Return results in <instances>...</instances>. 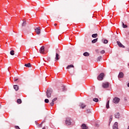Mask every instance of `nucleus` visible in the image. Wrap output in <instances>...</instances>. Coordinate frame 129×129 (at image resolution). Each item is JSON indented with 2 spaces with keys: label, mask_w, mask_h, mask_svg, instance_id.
Here are the masks:
<instances>
[{
  "label": "nucleus",
  "mask_w": 129,
  "mask_h": 129,
  "mask_svg": "<svg viewBox=\"0 0 129 129\" xmlns=\"http://www.w3.org/2000/svg\"><path fill=\"white\" fill-rule=\"evenodd\" d=\"M52 93H53V90L50 88L47 89V91H46L47 98H50L52 95Z\"/></svg>",
  "instance_id": "nucleus-1"
},
{
  "label": "nucleus",
  "mask_w": 129,
  "mask_h": 129,
  "mask_svg": "<svg viewBox=\"0 0 129 129\" xmlns=\"http://www.w3.org/2000/svg\"><path fill=\"white\" fill-rule=\"evenodd\" d=\"M103 77H104V73H101L97 77V80L99 81H101V80H103Z\"/></svg>",
  "instance_id": "nucleus-2"
},
{
  "label": "nucleus",
  "mask_w": 129,
  "mask_h": 129,
  "mask_svg": "<svg viewBox=\"0 0 129 129\" xmlns=\"http://www.w3.org/2000/svg\"><path fill=\"white\" fill-rule=\"evenodd\" d=\"M72 123V122H71V118H67L66 119V124L67 125H71Z\"/></svg>",
  "instance_id": "nucleus-3"
},
{
  "label": "nucleus",
  "mask_w": 129,
  "mask_h": 129,
  "mask_svg": "<svg viewBox=\"0 0 129 129\" xmlns=\"http://www.w3.org/2000/svg\"><path fill=\"white\" fill-rule=\"evenodd\" d=\"M120 100V99H119V98H117V97H115L113 100V102L115 103V104H117V103L119 102Z\"/></svg>",
  "instance_id": "nucleus-4"
},
{
  "label": "nucleus",
  "mask_w": 129,
  "mask_h": 129,
  "mask_svg": "<svg viewBox=\"0 0 129 129\" xmlns=\"http://www.w3.org/2000/svg\"><path fill=\"white\" fill-rule=\"evenodd\" d=\"M102 87L103 88H108L109 87V83L105 82L102 84Z\"/></svg>",
  "instance_id": "nucleus-5"
},
{
  "label": "nucleus",
  "mask_w": 129,
  "mask_h": 129,
  "mask_svg": "<svg viewBox=\"0 0 129 129\" xmlns=\"http://www.w3.org/2000/svg\"><path fill=\"white\" fill-rule=\"evenodd\" d=\"M39 52L41 53V54H45V46H42L40 47Z\"/></svg>",
  "instance_id": "nucleus-6"
},
{
  "label": "nucleus",
  "mask_w": 129,
  "mask_h": 129,
  "mask_svg": "<svg viewBox=\"0 0 129 129\" xmlns=\"http://www.w3.org/2000/svg\"><path fill=\"white\" fill-rule=\"evenodd\" d=\"M35 30L37 35H40L41 34V29H40V27H38Z\"/></svg>",
  "instance_id": "nucleus-7"
},
{
  "label": "nucleus",
  "mask_w": 129,
  "mask_h": 129,
  "mask_svg": "<svg viewBox=\"0 0 129 129\" xmlns=\"http://www.w3.org/2000/svg\"><path fill=\"white\" fill-rule=\"evenodd\" d=\"M116 43H117L118 46L119 47H120V48H125V46H124L123 45H122V44H121L120 42L117 41Z\"/></svg>",
  "instance_id": "nucleus-8"
},
{
  "label": "nucleus",
  "mask_w": 129,
  "mask_h": 129,
  "mask_svg": "<svg viewBox=\"0 0 129 129\" xmlns=\"http://www.w3.org/2000/svg\"><path fill=\"white\" fill-rule=\"evenodd\" d=\"M118 123L117 122H115L114 124L113 125L112 128L113 129H118Z\"/></svg>",
  "instance_id": "nucleus-9"
},
{
  "label": "nucleus",
  "mask_w": 129,
  "mask_h": 129,
  "mask_svg": "<svg viewBox=\"0 0 129 129\" xmlns=\"http://www.w3.org/2000/svg\"><path fill=\"white\" fill-rule=\"evenodd\" d=\"M55 59V61H58V60L60 59V55H59V54L56 53Z\"/></svg>",
  "instance_id": "nucleus-10"
},
{
  "label": "nucleus",
  "mask_w": 129,
  "mask_h": 129,
  "mask_svg": "<svg viewBox=\"0 0 129 129\" xmlns=\"http://www.w3.org/2000/svg\"><path fill=\"white\" fill-rule=\"evenodd\" d=\"M115 118H119V117H120V114H119V112L115 114Z\"/></svg>",
  "instance_id": "nucleus-11"
},
{
  "label": "nucleus",
  "mask_w": 129,
  "mask_h": 129,
  "mask_svg": "<svg viewBox=\"0 0 129 129\" xmlns=\"http://www.w3.org/2000/svg\"><path fill=\"white\" fill-rule=\"evenodd\" d=\"M118 78H122L123 77V73L122 72H120L119 73V75L118 76Z\"/></svg>",
  "instance_id": "nucleus-12"
},
{
  "label": "nucleus",
  "mask_w": 129,
  "mask_h": 129,
  "mask_svg": "<svg viewBox=\"0 0 129 129\" xmlns=\"http://www.w3.org/2000/svg\"><path fill=\"white\" fill-rule=\"evenodd\" d=\"M82 128L83 129H88V127L86 126V124L85 123L82 124Z\"/></svg>",
  "instance_id": "nucleus-13"
},
{
  "label": "nucleus",
  "mask_w": 129,
  "mask_h": 129,
  "mask_svg": "<svg viewBox=\"0 0 129 129\" xmlns=\"http://www.w3.org/2000/svg\"><path fill=\"white\" fill-rule=\"evenodd\" d=\"M24 66H25V67H27V68H31V67H32V65H31L30 63L25 64Z\"/></svg>",
  "instance_id": "nucleus-14"
},
{
  "label": "nucleus",
  "mask_w": 129,
  "mask_h": 129,
  "mask_svg": "<svg viewBox=\"0 0 129 129\" xmlns=\"http://www.w3.org/2000/svg\"><path fill=\"white\" fill-rule=\"evenodd\" d=\"M14 88L16 91H18V90H19V86L17 85H15L14 86Z\"/></svg>",
  "instance_id": "nucleus-15"
},
{
  "label": "nucleus",
  "mask_w": 129,
  "mask_h": 129,
  "mask_svg": "<svg viewBox=\"0 0 129 129\" xmlns=\"http://www.w3.org/2000/svg\"><path fill=\"white\" fill-rule=\"evenodd\" d=\"M80 108H84L85 107H86V105L83 103H81L80 105Z\"/></svg>",
  "instance_id": "nucleus-16"
},
{
  "label": "nucleus",
  "mask_w": 129,
  "mask_h": 129,
  "mask_svg": "<svg viewBox=\"0 0 129 129\" xmlns=\"http://www.w3.org/2000/svg\"><path fill=\"white\" fill-rule=\"evenodd\" d=\"M71 68H74V66L73 64H70L67 67V69H70Z\"/></svg>",
  "instance_id": "nucleus-17"
},
{
  "label": "nucleus",
  "mask_w": 129,
  "mask_h": 129,
  "mask_svg": "<svg viewBox=\"0 0 129 129\" xmlns=\"http://www.w3.org/2000/svg\"><path fill=\"white\" fill-rule=\"evenodd\" d=\"M26 25H27V21L23 20V22L22 23V26L25 27Z\"/></svg>",
  "instance_id": "nucleus-18"
},
{
  "label": "nucleus",
  "mask_w": 129,
  "mask_h": 129,
  "mask_svg": "<svg viewBox=\"0 0 129 129\" xmlns=\"http://www.w3.org/2000/svg\"><path fill=\"white\" fill-rule=\"evenodd\" d=\"M98 40V38H96L95 39H93V40H92V43L94 44V43H96V42H97Z\"/></svg>",
  "instance_id": "nucleus-19"
},
{
  "label": "nucleus",
  "mask_w": 129,
  "mask_h": 129,
  "mask_svg": "<svg viewBox=\"0 0 129 129\" xmlns=\"http://www.w3.org/2000/svg\"><path fill=\"white\" fill-rule=\"evenodd\" d=\"M84 56H85V57H88V56H89V53L87 52H85L83 53Z\"/></svg>",
  "instance_id": "nucleus-20"
},
{
  "label": "nucleus",
  "mask_w": 129,
  "mask_h": 129,
  "mask_svg": "<svg viewBox=\"0 0 129 129\" xmlns=\"http://www.w3.org/2000/svg\"><path fill=\"white\" fill-rule=\"evenodd\" d=\"M112 121V115H110V119L109 120V125H110V123Z\"/></svg>",
  "instance_id": "nucleus-21"
},
{
  "label": "nucleus",
  "mask_w": 129,
  "mask_h": 129,
  "mask_svg": "<svg viewBox=\"0 0 129 129\" xmlns=\"http://www.w3.org/2000/svg\"><path fill=\"white\" fill-rule=\"evenodd\" d=\"M106 108L108 109L109 108V100H108L107 103H106Z\"/></svg>",
  "instance_id": "nucleus-22"
},
{
  "label": "nucleus",
  "mask_w": 129,
  "mask_h": 129,
  "mask_svg": "<svg viewBox=\"0 0 129 129\" xmlns=\"http://www.w3.org/2000/svg\"><path fill=\"white\" fill-rule=\"evenodd\" d=\"M17 103H18L19 104H21V103H22V100L21 99H18L17 100Z\"/></svg>",
  "instance_id": "nucleus-23"
},
{
  "label": "nucleus",
  "mask_w": 129,
  "mask_h": 129,
  "mask_svg": "<svg viewBox=\"0 0 129 129\" xmlns=\"http://www.w3.org/2000/svg\"><path fill=\"white\" fill-rule=\"evenodd\" d=\"M45 122V121H42L40 124H38V127H42V125H43V123Z\"/></svg>",
  "instance_id": "nucleus-24"
},
{
  "label": "nucleus",
  "mask_w": 129,
  "mask_h": 129,
  "mask_svg": "<svg viewBox=\"0 0 129 129\" xmlns=\"http://www.w3.org/2000/svg\"><path fill=\"white\" fill-rule=\"evenodd\" d=\"M97 36H98V35H97V33L93 34L92 35V38H97Z\"/></svg>",
  "instance_id": "nucleus-25"
},
{
  "label": "nucleus",
  "mask_w": 129,
  "mask_h": 129,
  "mask_svg": "<svg viewBox=\"0 0 129 129\" xmlns=\"http://www.w3.org/2000/svg\"><path fill=\"white\" fill-rule=\"evenodd\" d=\"M69 73L71 75H73V74H74V69H73L72 71H69Z\"/></svg>",
  "instance_id": "nucleus-26"
},
{
  "label": "nucleus",
  "mask_w": 129,
  "mask_h": 129,
  "mask_svg": "<svg viewBox=\"0 0 129 129\" xmlns=\"http://www.w3.org/2000/svg\"><path fill=\"white\" fill-rule=\"evenodd\" d=\"M93 101H95V102H98V98H94L93 99Z\"/></svg>",
  "instance_id": "nucleus-27"
},
{
  "label": "nucleus",
  "mask_w": 129,
  "mask_h": 129,
  "mask_svg": "<svg viewBox=\"0 0 129 129\" xmlns=\"http://www.w3.org/2000/svg\"><path fill=\"white\" fill-rule=\"evenodd\" d=\"M10 54L14 56V55H15V51L14 50H11L10 51Z\"/></svg>",
  "instance_id": "nucleus-28"
},
{
  "label": "nucleus",
  "mask_w": 129,
  "mask_h": 129,
  "mask_svg": "<svg viewBox=\"0 0 129 129\" xmlns=\"http://www.w3.org/2000/svg\"><path fill=\"white\" fill-rule=\"evenodd\" d=\"M62 90L63 91H66L67 90V88H66L65 86H62Z\"/></svg>",
  "instance_id": "nucleus-29"
},
{
  "label": "nucleus",
  "mask_w": 129,
  "mask_h": 129,
  "mask_svg": "<svg viewBox=\"0 0 129 129\" xmlns=\"http://www.w3.org/2000/svg\"><path fill=\"white\" fill-rule=\"evenodd\" d=\"M87 113H91V110L90 109H88L86 110Z\"/></svg>",
  "instance_id": "nucleus-30"
},
{
  "label": "nucleus",
  "mask_w": 129,
  "mask_h": 129,
  "mask_svg": "<svg viewBox=\"0 0 129 129\" xmlns=\"http://www.w3.org/2000/svg\"><path fill=\"white\" fill-rule=\"evenodd\" d=\"M122 27L123 28H127V26L126 25H125L124 23H123V22H122Z\"/></svg>",
  "instance_id": "nucleus-31"
},
{
  "label": "nucleus",
  "mask_w": 129,
  "mask_h": 129,
  "mask_svg": "<svg viewBox=\"0 0 129 129\" xmlns=\"http://www.w3.org/2000/svg\"><path fill=\"white\" fill-rule=\"evenodd\" d=\"M107 43H108V40H106V39H105V40H104L103 43H104V44H107Z\"/></svg>",
  "instance_id": "nucleus-32"
},
{
  "label": "nucleus",
  "mask_w": 129,
  "mask_h": 129,
  "mask_svg": "<svg viewBox=\"0 0 129 129\" xmlns=\"http://www.w3.org/2000/svg\"><path fill=\"white\" fill-rule=\"evenodd\" d=\"M102 58V56H99L97 58V61H100V60H101Z\"/></svg>",
  "instance_id": "nucleus-33"
},
{
  "label": "nucleus",
  "mask_w": 129,
  "mask_h": 129,
  "mask_svg": "<svg viewBox=\"0 0 129 129\" xmlns=\"http://www.w3.org/2000/svg\"><path fill=\"white\" fill-rule=\"evenodd\" d=\"M44 102H45V103H49V99H45L44 100Z\"/></svg>",
  "instance_id": "nucleus-34"
},
{
  "label": "nucleus",
  "mask_w": 129,
  "mask_h": 129,
  "mask_svg": "<svg viewBox=\"0 0 129 129\" xmlns=\"http://www.w3.org/2000/svg\"><path fill=\"white\" fill-rule=\"evenodd\" d=\"M50 105L51 106H53L54 105V102H53V101H52V102L50 103Z\"/></svg>",
  "instance_id": "nucleus-35"
},
{
  "label": "nucleus",
  "mask_w": 129,
  "mask_h": 129,
  "mask_svg": "<svg viewBox=\"0 0 129 129\" xmlns=\"http://www.w3.org/2000/svg\"><path fill=\"white\" fill-rule=\"evenodd\" d=\"M100 53L101 54H104V53H105V51H104V50H102L101 51Z\"/></svg>",
  "instance_id": "nucleus-36"
},
{
  "label": "nucleus",
  "mask_w": 129,
  "mask_h": 129,
  "mask_svg": "<svg viewBox=\"0 0 129 129\" xmlns=\"http://www.w3.org/2000/svg\"><path fill=\"white\" fill-rule=\"evenodd\" d=\"M56 100H57V98H54V99H53L52 100V101L54 102L56 101Z\"/></svg>",
  "instance_id": "nucleus-37"
},
{
  "label": "nucleus",
  "mask_w": 129,
  "mask_h": 129,
  "mask_svg": "<svg viewBox=\"0 0 129 129\" xmlns=\"http://www.w3.org/2000/svg\"><path fill=\"white\" fill-rule=\"evenodd\" d=\"M15 128L16 129H19L20 127H19V126H15Z\"/></svg>",
  "instance_id": "nucleus-38"
},
{
  "label": "nucleus",
  "mask_w": 129,
  "mask_h": 129,
  "mask_svg": "<svg viewBox=\"0 0 129 129\" xmlns=\"http://www.w3.org/2000/svg\"><path fill=\"white\" fill-rule=\"evenodd\" d=\"M18 79H15V80H14V81H15V82H16V81H18Z\"/></svg>",
  "instance_id": "nucleus-39"
},
{
  "label": "nucleus",
  "mask_w": 129,
  "mask_h": 129,
  "mask_svg": "<svg viewBox=\"0 0 129 129\" xmlns=\"http://www.w3.org/2000/svg\"><path fill=\"white\" fill-rule=\"evenodd\" d=\"M35 124H39L38 123V122H37V121H35Z\"/></svg>",
  "instance_id": "nucleus-40"
},
{
  "label": "nucleus",
  "mask_w": 129,
  "mask_h": 129,
  "mask_svg": "<svg viewBox=\"0 0 129 129\" xmlns=\"http://www.w3.org/2000/svg\"><path fill=\"white\" fill-rule=\"evenodd\" d=\"M124 101H127V100L125 98H124Z\"/></svg>",
  "instance_id": "nucleus-41"
},
{
  "label": "nucleus",
  "mask_w": 129,
  "mask_h": 129,
  "mask_svg": "<svg viewBox=\"0 0 129 129\" xmlns=\"http://www.w3.org/2000/svg\"><path fill=\"white\" fill-rule=\"evenodd\" d=\"M54 26L56 27V26H57V24H54Z\"/></svg>",
  "instance_id": "nucleus-42"
},
{
  "label": "nucleus",
  "mask_w": 129,
  "mask_h": 129,
  "mask_svg": "<svg viewBox=\"0 0 129 129\" xmlns=\"http://www.w3.org/2000/svg\"><path fill=\"white\" fill-rule=\"evenodd\" d=\"M127 51H128V52H129V48H127Z\"/></svg>",
  "instance_id": "nucleus-43"
},
{
  "label": "nucleus",
  "mask_w": 129,
  "mask_h": 129,
  "mask_svg": "<svg viewBox=\"0 0 129 129\" xmlns=\"http://www.w3.org/2000/svg\"><path fill=\"white\" fill-rule=\"evenodd\" d=\"M127 86L129 87V83L127 84Z\"/></svg>",
  "instance_id": "nucleus-44"
},
{
  "label": "nucleus",
  "mask_w": 129,
  "mask_h": 129,
  "mask_svg": "<svg viewBox=\"0 0 129 129\" xmlns=\"http://www.w3.org/2000/svg\"><path fill=\"white\" fill-rule=\"evenodd\" d=\"M2 107V105L0 104V108Z\"/></svg>",
  "instance_id": "nucleus-45"
},
{
  "label": "nucleus",
  "mask_w": 129,
  "mask_h": 129,
  "mask_svg": "<svg viewBox=\"0 0 129 129\" xmlns=\"http://www.w3.org/2000/svg\"><path fill=\"white\" fill-rule=\"evenodd\" d=\"M127 129H129V126L127 127Z\"/></svg>",
  "instance_id": "nucleus-46"
},
{
  "label": "nucleus",
  "mask_w": 129,
  "mask_h": 129,
  "mask_svg": "<svg viewBox=\"0 0 129 129\" xmlns=\"http://www.w3.org/2000/svg\"><path fill=\"white\" fill-rule=\"evenodd\" d=\"M32 36H33V35H34L33 33H32Z\"/></svg>",
  "instance_id": "nucleus-47"
},
{
  "label": "nucleus",
  "mask_w": 129,
  "mask_h": 129,
  "mask_svg": "<svg viewBox=\"0 0 129 129\" xmlns=\"http://www.w3.org/2000/svg\"><path fill=\"white\" fill-rule=\"evenodd\" d=\"M19 129H21V128H19Z\"/></svg>",
  "instance_id": "nucleus-48"
}]
</instances>
